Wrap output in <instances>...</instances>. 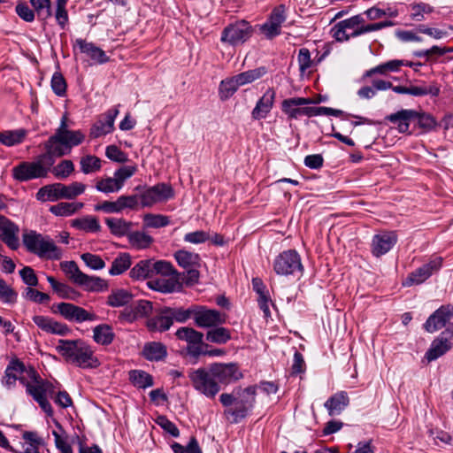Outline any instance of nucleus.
I'll list each match as a JSON object with an SVG mask.
<instances>
[{"label":"nucleus","instance_id":"nucleus-10","mask_svg":"<svg viewBox=\"0 0 453 453\" xmlns=\"http://www.w3.org/2000/svg\"><path fill=\"white\" fill-rule=\"evenodd\" d=\"M53 311L60 314L65 319L70 322L82 323L85 321H96L98 319V317L95 312L88 311L72 303H59L56 305V310Z\"/></svg>","mask_w":453,"mask_h":453},{"label":"nucleus","instance_id":"nucleus-39","mask_svg":"<svg viewBox=\"0 0 453 453\" xmlns=\"http://www.w3.org/2000/svg\"><path fill=\"white\" fill-rule=\"evenodd\" d=\"M71 225L76 229L91 233L98 232L101 228L97 219L93 216H86L83 218L75 219L72 220Z\"/></svg>","mask_w":453,"mask_h":453},{"label":"nucleus","instance_id":"nucleus-35","mask_svg":"<svg viewBox=\"0 0 453 453\" xmlns=\"http://www.w3.org/2000/svg\"><path fill=\"white\" fill-rule=\"evenodd\" d=\"M195 304H191L188 308L182 306L169 307L165 306L169 318L172 320V326L174 322L185 323L188 319H193Z\"/></svg>","mask_w":453,"mask_h":453},{"label":"nucleus","instance_id":"nucleus-27","mask_svg":"<svg viewBox=\"0 0 453 453\" xmlns=\"http://www.w3.org/2000/svg\"><path fill=\"white\" fill-rule=\"evenodd\" d=\"M349 404V397L346 391H339L331 395L324 403L329 416L340 415Z\"/></svg>","mask_w":453,"mask_h":453},{"label":"nucleus","instance_id":"nucleus-60","mask_svg":"<svg viewBox=\"0 0 453 453\" xmlns=\"http://www.w3.org/2000/svg\"><path fill=\"white\" fill-rule=\"evenodd\" d=\"M51 88L54 93L58 96H63L66 92V82L63 75L55 73L51 78Z\"/></svg>","mask_w":453,"mask_h":453},{"label":"nucleus","instance_id":"nucleus-58","mask_svg":"<svg viewBox=\"0 0 453 453\" xmlns=\"http://www.w3.org/2000/svg\"><path fill=\"white\" fill-rule=\"evenodd\" d=\"M81 258L88 267L93 270H101L105 266L104 261L98 255L96 254L88 252L83 253L81 256Z\"/></svg>","mask_w":453,"mask_h":453},{"label":"nucleus","instance_id":"nucleus-57","mask_svg":"<svg viewBox=\"0 0 453 453\" xmlns=\"http://www.w3.org/2000/svg\"><path fill=\"white\" fill-rule=\"evenodd\" d=\"M183 240L185 242L192 244H202L210 240V234L203 230H196L187 233L184 235Z\"/></svg>","mask_w":453,"mask_h":453},{"label":"nucleus","instance_id":"nucleus-23","mask_svg":"<svg viewBox=\"0 0 453 453\" xmlns=\"http://www.w3.org/2000/svg\"><path fill=\"white\" fill-rule=\"evenodd\" d=\"M119 114L117 108H111L102 116L91 127L90 136L97 138L105 135L113 130L114 120Z\"/></svg>","mask_w":453,"mask_h":453},{"label":"nucleus","instance_id":"nucleus-19","mask_svg":"<svg viewBox=\"0 0 453 453\" xmlns=\"http://www.w3.org/2000/svg\"><path fill=\"white\" fill-rule=\"evenodd\" d=\"M397 242V235L393 231H385L375 234L372 241V253L380 257L388 253Z\"/></svg>","mask_w":453,"mask_h":453},{"label":"nucleus","instance_id":"nucleus-49","mask_svg":"<svg viewBox=\"0 0 453 453\" xmlns=\"http://www.w3.org/2000/svg\"><path fill=\"white\" fill-rule=\"evenodd\" d=\"M440 94V88L436 83L433 82L429 85H420V86H411L409 87V95L414 96H423L426 95H430L432 96H437Z\"/></svg>","mask_w":453,"mask_h":453},{"label":"nucleus","instance_id":"nucleus-15","mask_svg":"<svg viewBox=\"0 0 453 453\" xmlns=\"http://www.w3.org/2000/svg\"><path fill=\"white\" fill-rule=\"evenodd\" d=\"M453 347V330L445 329L431 343L426 358L432 362L447 353Z\"/></svg>","mask_w":453,"mask_h":453},{"label":"nucleus","instance_id":"nucleus-50","mask_svg":"<svg viewBox=\"0 0 453 453\" xmlns=\"http://www.w3.org/2000/svg\"><path fill=\"white\" fill-rule=\"evenodd\" d=\"M105 223L114 235L123 236L130 229V224L121 219L107 218Z\"/></svg>","mask_w":453,"mask_h":453},{"label":"nucleus","instance_id":"nucleus-36","mask_svg":"<svg viewBox=\"0 0 453 453\" xmlns=\"http://www.w3.org/2000/svg\"><path fill=\"white\" fill-rule=\"evenodd\" d=\"M84 206L83 203L74 202V203H67V202H61L55 205H51L49 209V211L55 216L58 217H68L81 209H82Z\"/></svg>","mask_w":453,"mask_h":453},{"label":"nucleus","instance_id":"nucleus-3","mask_svg":"<svg viewBox=\"0 0 453 453\" xmlns=\"http://www.w3.org/2000/svg\"><path fill=\"white\" fill-rule=\"evenodd\" d=\"M56 349L66 362L81 368L94 367L97 363L91 348L81 340L60 339Z\"/></svg>","mask_w":453,"mask_h":453},{"label":"nucleus","instance_id":"nucleus-42","mask_svg":"<svg viewBox=\"0 0 453 453\" xmlns=\"http://www.w3.org/2000/svg\"><path fill=\"white\" fill-rule=\"evenodd\" d=\"M47 280L51 286L53 291L61 298L74 299L76 291L70 286L58 282L54 277L48 276Z\"/></svg>","mask_w":453,"mask_h":453},{"label":"nucleus","instance_id":"nucleus-44","mask_svg":"<svg viewBox=\"0 0 453 453\" xmlns=\"http://www.w3.org/2000/svg\"><path fill=\"white\" fill-rule=\"evenodd\" d=\"M147 286L150 289H154L162 293H173L180 288V284L173 280H156L147 282Z\"/></svg>","mask_w":453,"mask_h":453},{"label":"nucleus","instance_id":"nucleus-21","mask_svg":"<svg viewBox=\"0 0 453 453\" xmlns=\"http://www.w3.org/2000/svg\"><path fill=\"white\" fill-rule=\"evenodd\" d=\"M453 315V308L450 305L441 306L436 310L424 324L425 329L429 333H434L449 322Z\"/></svg>","mask_w":453,"mask_h":453},{"label":"nucleus","instance_id":"nucleus-12","mask_svg":"<svg viewBox=\"0 0 453 453\" xmlns=\"http://www.w3.org/2000/svg\"><path fill=\"white\" fill-rule=\"evenodd\" d=\"M175 336L178 340L187 342V350L190 356L198 357L203 354L204 334L202 332L190 326H182L175 332Z\"/></svg>","mask_w":453,"mask_h":453},{"label":"nucleus","instance_id":"nucleus-64","mask_svg":"<svg viewBox=\"0 0 453 453\" xmlns=\"http://www.w3.org/2000/svg\"><path fill=\"white\" fill-rule=\"evenodd\" d=\"M55 445L60 450L61 453H73L72 447L67 441V436L60 434L57 431H53Z\"/></svg>","mask_w":453,"mask_h":453},{"label":"nucleus","instance_id":"nucleus-14","mask_svg":"<svg viewBox=\"0 0 453 453\" xmlns=\"http://www.w3.org/2000/svg\"><path fill=\"white\" fill-rule=\"evenodd\" d=\"M174 196L173 188L166 183H157L143 188V207L165 203Z\"/></svg>","mask_w":453,"mask_h":453},{"label":"nucleus","instance_id":"nucleus-41","mask_svg":"<svg viewBox=\"0 0 453 453\" xmlns=\"http://www.w3.org/2000/svg\"><path fill=\"white\" fill-rule=\"evenodd\" d=\"M27 135L24 129L0 132V142L5 146H14L21 143Z\"/></svg>","mask_w":453,"mask_h":453},{"label":"nucleus","instance_id":"nucleus-40","mask_svg":"<svg viewBox=\"0 0 453 453\" xmlns=\"http://www.w3.org/2000/svg\"><path fill=\"white\" fill-rule=\"evenodd\" d=\"M93 338L96 342L102 345H109L114 339V333L111 326L107 324L96 326L93 330Z\"/></svg>","mask_w":453,"mask_h":453},{"label":"nucleus","instance_id":"nucleus-59","mask_svg":"<svg viewBox=\"0 0 453 453\" xmlns=\"http://www.w3.org/2000/svg\"><path fill=\"white\" fill-rule=\"evenodd\" d=\"M172 449L174 453H202L197 440L195 437L190 439L186 447H183L178 442L173 443Z\"/></svg>","mask_w":453,"mask_h":453},{"label":"nucleus","instance_id":"nucleus-61","mask_svg":"<svg viewBox=\"0 0 453 453\" xmlns=\"http://www.w3.org/2000/svg\"><path fill=\"white\" fill-rule=\"evenodd\" d=\"M297 61L299 64V70L302 73L311 67L312 61L311 58V52L307 48H301L298 51Z\"/></svg>","mask_w":453,"mask_h":453},{"label":"nucleus","instance_id":"nucleus-7","mask_svg":"<svg viewBox=\"0 0 453 453\" xmlns=\"http://www.w3.org/2000/svg\"><path fill=\"white\" fill-rule=\"evenodd\" d=\"M273 271L280 276L302 274L303 266L301 257L295 250L280 252L273 260Z\"/></svg>","mask_w":453,"mask_h":453},{"label":"nucleus","instance_id":"nucleus-51","mask_svg":"<svg viewBox=\"0 0 453 453\" xmlns=\"http://www.w3.org/2000/svg\"><path fill=\"white\" fill-rule=\"evenodd\" d=\"M50 171L57 179L65 180L73 173L74 165L71 160L65 159L50 168Z\"/></svg>","mask_w":453,"mask_h":453},{"label":"nucleus","instance_id":"nucleus-8","mask_svg":"<svg viewBox=\"0 0 453 453\" xmlns=\"http://www.w3.org/2000/svg\"><path fill=\"white\" fill-rule=\"evenodd\" d=\"M253 29L249 22L239 20L226 26L222 33L220 41L232 46L244 43L252 35Z\"/></svg>","mask_w":453,"mask_h":453},{"label":"nucleus","instance_id":"nucleus-46","mask_svg":"<svg viewBox=\"0 0 453 453\" xmlns=\"http://www.w3.org/2000/svg\"><path fill=\"white\" fill-rule=\"evenodd\" d=\"M30 4L38 19L46 20L52 16L50 0H30Z\"/></svg>","mask_w":453,"mask_h":453},{"label":"nucleus","instance_id":"nucleus-54","mask_svg":"<svg viewBox=\"0 0 453 453\" xmlns=\"http://www.w3.org/2000/svg\"><path fill=\"white\" fill-rule=\"evenodd\" d=\"M66 0L56 1L55 19L58 25L62 29H65L69 22L68 12L66 10Z\"/></svg>","mask_w":453,"mask_h":453},{"label":"nucleus","instance_id":"nucleus-16","mask_svg":"<svg viewBox=\"0 0 453 453\" xmlns=\"http://www.w3.org/2000/svg\"><path fill=\"white\" fill-rule=\"evenodd\" d=\"M211 368L216 381H218V385L231 384L242 378V372L240 371L238 365L234 363H216L211 365Z\"/></svg>","mask_w":453,"mask_h":453},{"label":"nucleus","instance_id":"nucleus-33","mask_svg":"<svg viewBox=\"0 0 453 453\" xmlns=\"http://www.w3.org/2000/svg\"><path fill=\"white\" fill-rule=\"evenodd\" d=\"M79 286L88 292H103L108 289L107 280L98 277L84 274L81 280Z\"/></svg>","mask_w":453,"mask_h":453},{"label":"nucleus","instance_id":"nucleus-47","mask_svg":"<svg viewBox=\"0 0 453 453\" xmlns=\"http://www.w3.org/2000/svg\"><path fill=\"white\" fill-rule=\"evenodd\" d=\"M170 224L169 217L162 214L146 213L143 214V228H160Z\"/></svg>","mask_w":453,"mask_h":453},{"label":"nucleus","instance_id":"nucleus-32","mask_svg":"<svg viewBox=\"0 0 453 453\" xmlns=\"http://www.w3.org/2000/svg\"><path fill=\"white\" fill-rule=\"evenodd\" d=\"M173 256L178 265L186 270L200 265L201 258L197 253L180 250H177Z\"/></svg>","mask_w":453,"mask_h":453},{"label":"nucleus","instance_id":"nucleus-18","mask_svg":"<svg viewBox=\"0 0 453 453\" xmlns=\"http://www.w3.org/2000/svg\"><path fill=\"white\" fill-rule=\"evenodd\" d=\"M73 47L74 52L78 50L80 53L89 58L95 64L102 65L109 61V57L106 56V53L101 48L84 39H76Z\"/></svg>","mask_w":453,"mask_h":453},{"label":"nucleus","instance_id":"nucleus-22","mask_svg":"<svg viewBox=\"0 0 453 453\" xmlns=\"http://www.w3.org/2000/svg\"><path fill=\"white\" fill-rule=\"evenodd\" d=\"M145 326L148 331L151 333H163L169 330L172 326V320L169 318L166 308H160L151 316L148 317Z\"/></svg>","mask_w":453,"mask_h":453},{"label":"nucleus","instance_id":"nucleus-1","mask_svg":"<svg viewBox=\"0 0 453 453\" xmlns=\"http://www.w3.org/2000/svg\"><path fill=\"white\" fill-rule=\"evenodd\" d=\"M66 121L67 118L65 115L54 134L45 142L46 152L40 155L37 160L23 161L12 168V177L16 180L25 182L34 179L46 178L54 165L55 157H61L68 155L73 147L83 142L84 134L80 130H69Z\"/></svg>","mask_w":453,"mask_h":453},{"label":"nucleus","instance_id":"nucleus-45","mask_svg":"<svg viewBox=\"0 0 453 453\" xmlns=\"http://www.w3.org/2000/svg\"><path fill=\"white\" fill-rule=\"evenodd\" d=\"M131 265V257L128 253H121L111 264L109 270L111 275H119L126 272Z\"/></svg>","mask_w":453,"mask_h":453},{"label":"nucleus","instance_id":"nucleus-29","mask_svg":"<svg viewBox=\"0 0 453 453\" xmlns=\"http://www.w3.org/2000/svg\"><path fill=\"white\" fill-rule=\"evenodd\" d=\"M311 100L304 97H293L286 99L282 102V111L290 119H298L303 116L302 108L300 106L309 104Z\"/></svg>","mask_w":453,"mask_h":453},{"label":"nucleus","instance_id":"nucleus-4","mask_svg":"<svg viewBox=\"0 0 453 453\" xmlns=\"http://www.w3.org/2000/svg\"><path fill=\"white\" fill-rule=\"evenodd\" d=\"M22 241L28 252L41 258L58 260L62 257L61 250L48 235L30 231L23 234Z\"/></svg>","mask_w":453,"mask_h":453},{"label":"nucleus","instance_id":"nucleus-38","mask_svg":"<svg viewBox=\"0 0 453 453\" xmlns=\"http://www.w3.org/2000/svg\"><path fill=\"white\" fill-rule=\"evenodd\" d=\"M142 317V300H136L119 311V319L125 323H134Z\"/></svg>","mask_w":453,"mask_h":453},{"label":"nucleus","instance_id":"nucleus-62","mask_svg":"<svg viewBox=\"0 0 453 453\" xmlns=\"http://www.w3.org/2000/svg\"><path fill=\"white\" fill-rule=\"evenodd\" d=\"M19 275L25 284L30 287H35L38 285V278L30 266H25L19 271Z\"/></svg>","mask_w":453,"mask_h":453},{"label":"nucleus","instance_id":"nucleus-13","mask_svg":"<svg viewBox=\"0 0 453 453\" xmlns=\"http://www.w3.org/2000/svg\"><path fill=\"white\" fill-rule=\"evenodd\" d=\"M287 19V7L284 4L277 5L271 12L267 20L261 26L262 33L268 39H273L281 33V25Z\"/></svg>","mask_w":453,"mask_h":453},{"label":"nucleus","instance_id":"nucleus-53","mask_svg":"<svg viewBox=\"0 0 453 453\" xmlns=\"http://www.w3.org/2000/svg\"><path fill=\"white\" fill-rule=\"evenodd\" d=\"M81 170L83 173L88 174L101 169V160L96 156L88 155L81 158Z\"/></svg>","mask_w":453,"mask_h":453},{"label":"nucleus","instance_id":"nucleus-9","mask_svg":"<svg viewBox=\"0 0 453 453\" xmlns=\"http://www.w3.org/2000/svg\"><path fill=\"white\" fill-rule=\"evenodd\" d=\"M227 315L218 310L210 309L205 305L195 304L194 323L200 328H211L214 326H221L226 322Z\"/></svg>","mask_w":453,"mask_h":453},{"label":"nucleus","instance_id":"nucleus-6","mask_svg":"<svg viewBox=\"0 0 453 453\" xmlns=\"http://www.w3.org/2000/svg\"><path fill=\"white\" fill-rule=\"evenodd\" d=\"M188 378L193 388L208 398H214L220 390V386L218 385L211 367L190 370Z\"/></svg>","mask_w":453,"mask_h":453},{"label":"nucleus","instance_id":"nucleus-17","mask_svg":"<svg viewBox=\"0 0 453 453\" xmlns=\"http://www.w3.org/2000/svg\"><path fill=\"white\" fill-rule=\"evenodd\" d=\"M441 265V258L424 264L415 271L411 272L404 280L403 285L405 287H411L412 285H418L425 282L433 274L434 272L439 270Z\"/></svg>","mask_w":453,"mask_h":453},{"label":"nucleus","instance_id":"nucleus-63","mask_svg":"<svg viewBox=\"0 0 453 453\" xmlns=\"http://www.w3.org/2000/svg\"><path fill=\"white\" fill-rule=\"evenodd\" d=\"M152 270L154 271V275H172L176 273L173 265L170 262L164 260L155 261Z\"/></svg>","mask_w":453,"mask_h":453},{"label":"nucleus","instance_id":"nucleus-25","mask_svg":"<svg viewBox=\"0 0 453 453\" xmlns=\"http://www.w3.org/2000/svg\"><path fill=\"white\" fill-rule=\"evenodd\" d=\"M33 322L42 331L58 335H65L69 333V327L60 322L56 321L52 318L42 316V315H35L32 318Z\"/></svg>","mask_w":453,"mask_h":453},{"label":"nucleus","instance_id":"nucleus-37","mask_svg":"<svg viewBox=\"0 0 453 453\" xmlns=\"http://www.w3.org/2000/svg\"><path fill=\"white\" fill-rule=\"evenodd\" d=\"M134 296L127 290L113 289L108 296L106 303L111 307H123L132 302Z\"/></svg>","mask_w":453,"mask_h":453},{"label":"nucleus","instance_id":"nucleus-24","mask_svg":"<svg viewBox=\"0 0 453 453\" xmlns=\"http://www.w3.org/2000/svg\"><path fill=\"white\" fill-rule=\"evenodd\" d=\"M275 96V91L273 88H268L257 102L251 111V118L254 120L265 119L273 107Z\"/></svg>","mask_w":453,"mask_h":453},{"label":"nucleus","instance_id":"nucleus-52","mask_svg":"<svg viewBox=\"0 0 453 453\" xmlns=\"http://www.w3.org/2000/svg\"><path fill=\"white\" fill-rule=\"evenodd\" d=\"M240 88L234 76L221 81L219 84V96L221 99L231 97Z\"/></svg>","mask_w":453,"mask_h":453},{"label":"nucleus","instance_id":"nucleus-55","mask_svg":"<svg viewBox=\"0 0 453 453\" xmlns=\"http://www.w3.org/2000/svg\"><path fill=\"white\" fill-rule=\"evenodd\" d=\"M412 12L411 13V19L416 21H422L425 19V14H429L434 12V7L426 3H418L411 4Z\"/></svg>","mask_w":453,"mask_h":453},{"label":"nucleus","instance_id":"nucleus-2","mask_svg":"<svg viewBox=\"0 0 453 453\" xmlns=\"http://www.w3.org/2000/svg\"><path fill=\"white\" fill-rule=\"evenodd\" d=\"M256 395V386H250L244 389L235 388L231 394H221L219 402L226 407L224 411L226 418L234 424L245 418L255 405Z\"/></svg>","mask_w":453,"mask_h":453},{"label":"nucleus","instance_id":"nucleus-56","mask_svg":"<svg viewBox=\"0 0 453 453\" xmlns=\"http://www.w3.org/2000/svg\"><path fill=\"white\" fill-rule=\"evenodd\" d=\"M96 188L103 193H114L121 189V186L114 179V177H108L101 179L96 184Z\"/></svg>","mask_w":453,"mask_h":453},{"label":"nucleus","instance_id":"nucleus-28","mask_svg":"<svg viewBox=\"0 0 453 453\" xmlns=\"http://www.w3.org/2000/svg\"><path fill=\"white\" fill-rule=\"evenodd\" d=\"M24 440L21 444V449L12 450L13 453H40V447L44 444L42 437L36 432L25 431L22 434Z\"/></svg>","mask_w":453,"mask_h":453},{"label":"nucleus","instance_id":"nucleus-31","mask_svg":"<svg viewBox=\"0 0 453 453\" xmlns=\"http://www.w3.org/2000/svg\"><path fill=\"white\" fill-rule=\"evenodd\" d=\"M232 338L230 329L221 326H214L211 327L205 334V339L207 342L224 345L228 342Z\"/></svg>","mask_w":453,"mask_h":453},{"label":"nucleus","instance_id":"nucleus-43","mask_svg":"<svg viewBox=\"0 0 453 453\" xmlns=\"http://www.w3.org/2000/svg\"><path fill=\"white\" fill-rule=\"evenodd\" d=\"M266 68L261 66L256 69L248 70L246 72L241 73L239 74L234 75V77L239 86L241 87L251 83L256 80H258L259 78L263 77L266 73Z\"/></svg>","mask_w":453,"mask_h":453},{"label":"nucleus","instance_id":"nucleus-11","mask_svg":"<svg viewBox=\"0 0 453 453\" xmlns=\"http://www.w3.org/2000/svg\"><path fill=\"white\" fill-rule=\"evenodd\" d=\"M27 375L34 382L32 385H27V394L32 396V398L39 404L42 410L49 416L51 417L54 414L51 404L47 399V395L41 383V377L38 372L30 367L27 371Z\"/></svg>","mask_w":453,"mask_h":453},{"label":"nucleus","instance_id":"nucleus-20","mask_svg":"<svg viewBox=\"0 0 453 453\" xmlns=\"http://www.w3.org/2000/svg\"><path fill=\"white\" fill-rule=\"evenodd\" d=\"M19 226L16 224L0 214V238L12 250H17L19 246Z\"/></svg>","mask_w":453,"mask_h":453},{"label":"nucleus","instance_id":"nucleus-5","mask_svg":"<svg viewBox=\"0 0 453 453\" xmlns=\"http://www.w3.org/2000/svg\"><path fill=\"white\" fill-rule=\"evenodd\" d=\"M86 190V185L74 181L69 185L61 182L48 184L38 189L35 197L38 201L56 202L61 199H74L83 194Z\"/></svg>","mask_w":453,"mask_h":453},{"label":"nucleus","instance_id":"nucleus-26","mask_svg":"<svg viewBox=\"0 0 453 453\" xmlns=\"http://www.w3.org/2000/svg\"><path fill=\"white\" fill-rule=\"evenodd\" d=\"M25 372H27L23 362L18 358L12 359L4 371L2 384L8 389H11L15 386L18 377Z\"/></svg>","mask_w":453,"mask_h":453},{"label":"nucleus","instance_id":"nucleus-34","mask_svg":"<svg viewBox=\"0 0 453 453\" xmlns=\"http://www.w3.org/2000/svg\"><path fill=\"white\" fill-rule=\"evenodd\" d=\"M415 116V111L411 110H402L396 113L390 114L386 119L391 123L396 124L399 132L405 133L409 130L410 120Z\"/></svg>","mask_w":453,"mask_h":453},{"label":"nucleus","instance_id":"nucleus-48","mask_svg":"<svg viewBox=\"0 0 453 453\" xmlns=\"http://www.w3.org/2000/svg\"><path fill=\"white\" fill-rule=\"evenodd\" d=\"M60 268L76 285L80 283L81 280L82 279V276L85 274L80 270L79 266L74 261L62 262L60 263Z\"/></svg>","mask_w":453,"mask_h":453},{"label":"nucleus","instance_id":"nucleus-30","mask_svg":"<svg viewBox=\"0 0 453 453\" xmlns=\"http://www.w3.org/2000/svg\"><path fill=\"white\" fill-rule=\"evenodd\" d=\"M167 356L166 346L160 342H149L143 345V357L150 361H161Z\"/></svg>","mask_w":453,"mask_h":453}]
</instances>
